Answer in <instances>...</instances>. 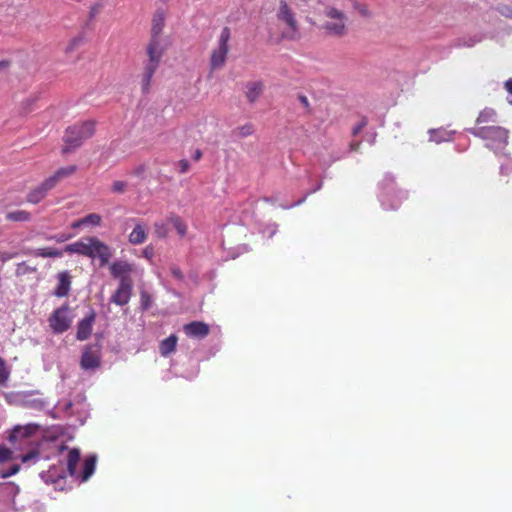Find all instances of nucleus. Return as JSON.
Masks as SVG:
<instances>
[{
	"instance_id": "obj_1",
	"label": "nucleus",
	"mask_w": 512,
	"mask_h": 512,
	"mask_svg": "<svg viewBox=\"0 0 512 512\" xmlns=\"http://www.w3.org/2000/svg\"><path fill=\"white\" fill-rule=\"evenodd\" d=\"M319 16L320 23L318 28L325 37L342 39L348 35L350 19L344 10L336 7L334 4H323Z\"/></svg>"
},
{
	"instance_id": "obj_2",
	"label": "nucleus",
	"mask_w": 512,
	"mask_h": 512,
	"mask_svg": "<svg viewBox=\"0 0 512 512\" xmlns=\"http://www.w3.org/2000/svg\"><path fill=\"white\" fill-rule=\"evenodd\" d=\"M468 131L486 141V146L495 153L503 152L508 144V130L497 125L474 127Z\"/></svg>"
},
{
	"instance_id": "obj_3",
	"label": "nucleus",
	"mask_w": 512,
	"mask_h": 512,
	"mask_svg": "<svg viewBox=\"0 0 512 512\" xmlns=\"http://www.w3.org/2000/svg\"><path fill=\"white\" fill-rule=\"evenodd\" d=\"M96 122L94 120H86L69 126L64 134V143L66 146L62 149L64 154L70 150L80 147L83 142L91 138L95 133Z\"/></svg>"
},
{
	"instance_id": "obj_4",
	"label": "nucleus",
	"mask_w": 512,
	"mask_h": 512,
	"mask_svg": "<svg viewBox=\"0 0 512 512\" xmlns=\"http://www.w3.org/2000/svg\"><path fill=\"white\" fill-rule=\"evenodd\" d=\"M276 18L287 26V31L283 33V37L289 40H294L298 37L299 25L296 15L287 0H279Z\"/></svg>"
},
{
	"instance_id": "obj_5",
	"label": "nucleus",
	"mask_w": 512,
	"mask_h": 512,
	"mask_svg": "<svg viewBox=\"0 0 512 512\" xmlns=\"http://www.w3.org/2000/svg\"><path fill=\"white\" fill-rule=\"evenodd\" d=\"M231 38V30L229 27H224L219 35L217 46L211 51L210 55V70L221 69L227 60L230 50L229 40Z\"/></svg>"
},
{
	"instance_id": "obj_6",
	"label": "nucleus",
	"mask_w": 512,
	"mask_h": 512,
	"mask_svg": "<svg viewBox=\"0 0 512 512\" xmlns=\"http://www.w3.org/2000/svg\"><path fill=\"white\" fill-rule=\"evenodd\" d=\"M72 319L69 306L64 304L53 311L48 321L52 331L56 334H61L70 328Z\"/></svg>"
},
{
	"instance_id": "obj_7",
	"label": "nucleus",
	"mask_w": 512,
	"mask_h": 512,
	"mask_svg": "<svg viewBox=\"0 0 512 512\" xmlns=\"http://www.w3.org/2000/svg\"><path fill=\"white\" fill-rule=\"evenodd\" d=\"M16 404L22 408L42 411L48 403L38 391H24L16 394Z\"/></svg>"
},
{
	"instance_id": "obj_8",
	"label": "nucleus",
	"mask_w": 512,
	"mask_h": 512,
	"mask_svg": "<svg viewBox=\"0 0 512 512\" xmlns=\"http://www.w3.org/2000/svg\"><path fill=\"white\" fill-rule=\"evenodd\" d=\"M109 269L111 276L115 279H119V283L133 284L131 273L135 269L134 264L124 260H118L113 262Z\"/></svg>"
},
{
	"instance_id": "obj_9",
	"label": "nucleus",
	"mask_w": 512,
	"mask_h": 512,
	"mask_svg": "<svg viewBox=\"0 0 512 512\" xmlns=\"http://www.w3.org/2000/svg\"><path fill=\"white\" fill-rule=\"evenodd\" d=\"M90 249H91V254L88 255V258H91V259L98 258L100 260V264L102 266L108 264V262L112 256V251H111V248L107 244L100 241L97 237H92Z\"/></svg>"
},
{
	"instance_id": "obj_10",
	"label": "nucleus",
	"mask_w": 512,
	"mask_h": 512,
	"mask_svg": "<svg viewBox=\"0 0 512 512\" xmlns=\"http://www.w3.org/2000/svg\"><path fill=\"white\" fill-rule=\"evenodd\" d=\"M95 319L96 313L94 310H91L82 320L79 321L76 332V338L78 340L84 341L91 336Z\"/></svg>"
},
{
	"instance_id": "obj_11",
	"label": "nucleus",
	"mask_w": 512,
	"mask_h": 512,
	"mask_svg": "<svg viewBox=\"0 0 512 512\" xmlns=\"http://www.w3.org/2000/svg\"><path fill=\"white\" fill-rule=\"evenodd\" d=\"M146 52H147L148 60L145 63L159 66L161 58L164 54V49L161 45L160 38H152L151 37V39L147 45Z\"/></svg>"
},
{
	"instance_id": "obj_12",
	"label": "nucleus",
	"mask_w": 512,
	"mask_h": 512,
	"mask_svg": "<svg viewBox=\"0 0 512 512\" xmlns=\"http://www.w3.org/2000/svg\"><path fill=\"white\" fill-rule=\"evenodd\" d=\"M100 354L91 347H86L82 353L80 366L83 370H94L100 366Z\"/></svg>"
},
{
	"instance_id": "obj_13",
	"label": "nucleus",
	"mask_w": 512,
	"mask_h": 512,
	"mask_svg": "<svg viewBox=\"0 0 512 512\" xmlns=\"http://www.w3.org/2000/svg\"><path fill=\"white\" fill-rule=\"evenodd\" d=\"M185 334L191 338H205L209 332V326L201 321H192L183 326Z\"/></svg>"
},
{
	"instance_id": "obj_14",
	"label": "nucleus",
	"mask_w": 512,
	"mask_h": 512,
	"mask_svg": "<svg viewBox=\"0 0 512 512\" xmlns=\"http://www.w3.org/2000/svg\"><path fill=\"white\" fill-rule=\"evenodd\" d=\"M132 288L133 284L119 283L118 288L111 296V302L119 306L126 305L131 298Z\"/></svg>"
},
{
	"instance_id": "obj_15",
	"label": "nucleus",
	"mask_w": 512,
	"mask_h": 512,
	"mask_svg": "<svg viewBox=\"0 0 512 512\" xmlns=\"http://www.w3.org/2000/svg\"><path fill=\"white\" fill-rule=\"evenodd\" d=\"M91 242H92V237H85V238H82L74 243L67 245L64 248V251L67 253H75V254H78L81 256L88 257V255L91 254V249H90Z\"/></svg>"
},
{
	"instance_id": "obj_16",
	"label": "nucleus",
	"mask_w": 512,
	"mask_h": 512,
	"mask_svg": "<svg viewBox=\"0 0 512 512\" xmlns=\"http://www.w3.org/2000/svg\"><path fill=\"white\" fill-rule=\"evenodd\" d=\"M77 171L76 165H69L59 168L53 175L46 178L45 181L53 189L59 182L72 176Z\"/></svg>"
},
{
	"instance_id": "obj_17",
	"label": "nucleus",
	"mask_w": 512,
	"mask_h": 512,
	"mask_svg": "<svg viewBox=\"0 0 512 512\" xmlns=\"http://www.w3.org/2000/svg\"><path fill=\"white\" fill-rule=\"evenodd\" d=\"M58 284L54 290L57 297H65L69 294L71 288V276L68 271L59 272L57 275Z\"/></svg>"
},
{
	"instance_id": "obj_18",
	"label": "nucleus",
	"mask_w": 512,
	"mask_h": 512,
	"mask_svg": "<svg viewBox=\"0 0 512 512\" xmlns=\"http://www.w3.org/2000/svg\"><path fill=\"white\" fill-rule=\"evenodd\" d=\"M158 67L159 66L151 64H144L143 71L140 75V87L142 93L147 94L150 91L151 81Z\"/></svg>"
},
{
	"instance_id": "obj_19",
	"label": "nucleus",
	"mask_w": 512,
	"mask_h": 512,
	"mask_svg": "<svg viewBox=\"0 0 512 512\" xmlns=\"http://www.w3.org/2000/svg\"><path fill=\"white\" fill-rule=\"evenodd\" d=\"M52 190L49 184L44 180L40 185L32 189L27 194V202L32 204H38L41 202L47 195V193Z\"/></svg>"
},
{
	"instance_id": "obj_20",
	"label": "nucleus",
	"mask_w": 512,
	"mask_h": 512,
	"mask_svg": "<svg viewBox=\"0 0 512 512\" xmlns=\"http://www.w3.org/2000/svg\"><path fill=\"white\" fill-rule=\"evenodd\" d=\"M497 122V113L492 108H484L478 115L476 119V126H492Z\"/></svg>"
},
{
	"instance_id": "obj_21",
	"label": "nucleus",
	"mask_w": 512,
	"mask_h": 512,
	"mask_svg": "<svg viewBox=\"0 0 512 512\" xmlns=\"http://www.w3.org/2000/svg\"><path fill=\"white\" fill-rule=\"evenodd\" d=\"M264 85L260 81L248 82L246 85V98L249 103H255L263 92Z\"/></svg>"
},
{
	"instance_id": "obj_22",
	"label": "nucleus",
	"mask_w": 512,
	"mask_h": 512,
	"mask_svg": "<svg viewBox=\"0 0 512 512\" xmlns=\"http://www.w3.org/2000/svg\"><path fill=\"white\" fill-rule=\"evenodd\" d=\"M178 337L175 334H171L166 339L162 340L159 345V352L163 357L169 356L176 350Z\"/></svg>"
},
{
	"instance_id": "obj_23",
	"label": "nucleus",
	"mask_w": 512,
	"mask_h": 512,
	"mask_svg": "<svg viewBox=\"0 0 512 512\" xmlns=\"http://www.w3.org/2000/svg\"><path fill=\"white\" fill-rule=\"evenodd\" d=\"M80 460L79 449L73 448L68 451L67 454V471L70 476L77 475V464Z\"/></svg>"
},
{
	"instance_id": "obj_24",
	"label": "nucleus",
	"mask_w": 512,
	"mask_h": 512,
	"mask_svg": "<svg viewBox=\"0 0 512 512\" xmlns=\"http://www.w3.org/2000/svg\"><path fill=\"white\" fill-rule=\"evenodd\" d=\"M147 233L144 225L136 224L129 234V242L133 245H140L146 241Z\"/></svg>"
},
{
	"instance_id": "obj_25",
	"label": "nucleus",
	"mask_w": 512,
	"mask_h": 512,
	"mask_svg": "<svg viewBox=\"0 0 512 512\" xmlns=\"http://www.w3.org/2000/svg\"><path fill=\"white\" fill-rule=\"evenodd\" d=\"M165 25V16L162 11H157L154 14L152 20V28H151V37L152 38H160V34Z\"/></svg>"
},
{
	"instance_id": "obj_26",
	"label": "nucleus",
	"mask_w": 512,
	"mask_h": 512,
	"mask_svg": "<svg viewBox=\"0 0 512 512\" xmlns=\"http://www.w3.org/2000/svg\"><path fill=\"white\" fill-rule=\"evenodd\" d=\"M38 427L39 426L37 424H27L25 426H16L12 431L11 438L12 439H16L18 437L28 438L37 431Z\"/></svg>"
},
{
	"instance_id": "obj_27",
	"label": "nucleus",
	"mask_w": 512,
	"mask_h": 512,
	"mask_svg": "<svg viewBox=\"0 0 512 512\" xmlns=\"http://www.w3.org/2000/svg\"><path fill=\"white\" fill-rule=\"evenodd\" d=\"M97 458L95 455L88 456L83 463L82 473L80 475L81 481H87L94 473Z\"/></svg>"
},
{
	"instance_id": "obj_28",
	"label": "nucleus",
	"mask_w": 512,
	"mask_h": 512,
	"mask_svg": "<svg viewBox=\"0 0 512 512\" xmlns=\"http://www.w3.org/2000/svg\"><path fill=\"white\" fill-rule=\"evenodd\" d=\"M36 257L42 258H59L63 256V252L53 247L38 248L28 252Z\"/></svg>"
},
{
	"instance_id": "obj_29",
	"label": "nucleus",
	"mask_w": 512,
	"mask_h": 512,
	"mask_svg": "<svg viewBox=\"0 0 512 512\" xmlns=\"http://www.w3.org/2000/svg\"><path fill=\"white\" fill-rule=\"evenodd\" d=\"M6 219L12 222H27L31 219V214L25 210H16L8 212Z\"/></svg>"
},
{
	"instance_id": "obj_30",
	"label": "nucleus",
	"mask_w": 512,
	"mask_h": 512,
	"mask_svg": "<svg viewBox=\"0 0 512 512\" xmlns=\"http://www.w3.org/2000/svg\"><path fill=\"white\" fill-rule=\"evenodd\" d=\"M168 221L173 225V227L176 229L177 233L184 237L187 233V225L184 223V221L179 217L178 215L172 214L169 216Z\"/></svg>"
},
{
	"instance_id": "obj_31",
	"label": "nucleus",
	"mask_w": 512,
	"mask_h": 512,
	"mask_svg": "<svg viewBox=\"0 0 512 512\" xmlns=\"http://www.w3.org/2000/svg\"><path fill=\"white\" fill-rule=\"evenodd\" d=\"M102 218L99 214L90 213L87 216L80 219V223H84V225H93L99 226L101 224Z\"/></svg>"
},
{
	"instance_id": "obj_32",
	"label": "nucleus",
	"mask_w": 512,
	"mask_h": 512,
	"mask_svg": "<svg viewBox=\"0 0 512 512\" xmlns=\"http://www.w3.org/2000/svg\"><path fill=\"white\" fill-rule=\"evenodd\" d=\"M9 377H10V370L6 366L5 360L2 357H0V386L6 385Z\"/></svg>"
},
{
	"instance_id": "obj_33",
	"label": "nucleus",
	"mask_w": 512,
	"mask_h": 512,
	"mask_svg": "<svg viewBox=\"0 0 512 512\" xmlns=\"http://www.w3.org/2000/svg\"><path fill=\"white\" fill-rule=\"evenodd\" d=\"M83 43V37L82 36H76L72 39L69 40V42L67 43L66 47H65V53L66 54H69V53H72L73 51H75L76 49H78L81 44Z\"/></svg>"
},
{
	"instance_id": "obj_34",
	"label": "nucleus",
	"mask_w": 512,
	"mask_h": 512,
	"mask_svg": "<svg viewBox=\"0 0 512 512\" xmlns=\"http://www.w3.org/2000/svg\"><path fill=\"white\" fill-rule=\"evenodd\" d=\"M128 189V183L121 180H116L111 185V191L115 194H123Z\"/></svg>"
},
{
	"instance_id": "obj_35",
	"label": "nucleus",
	"mask_w": 512,
	"mask_h": 512,
	"mask_svg": "<svg viewBox=\"0 0 512 512\" xmlns=\"http://www.w3.org/2000/svg\"><path fill=\"white\" fill-rule=\"evenodd\" d=\"M154 232H155V235L158 237V238H165L168 234V228H167V225L160 221V222H155L154 224Z\"/></svg>"
},
{
	"instance_id": "obj_36",
	"label": "nucleus",
	"mask_w": 512,
	"mask_h": 512,
	"mask_svg": "<svg viewBox=\"0 0 512 512\" xmlns=\"http://www.w3.org/2000/svg\"><path fill=\"white\" fill-rule=\"evenodd\" d=\"M35 268H30L26 262H21L17 264L15 274L17 276H22L30 272H34Z\"/></svg>"
},
{
	"instance_id": "obj_37",
	"label": "nucleus",
	"mask_w": 512,
	"mask_h": 512,
	"mask_svg": "<svg viewBox=\"0 0 512 512\" xmlns=\"http://www.w3.org/2000/svg\"><path fill=\"white\" fill-rule=\"evenodd\" d=\"M103 9V4L100 2L94 3L89 8V19L93 20L97 15L101 13Z\"/></svg>"
},
{
	"instance_id": "obj_38",
	"label": "nucleus",
	"mask_w": 512,
	"mask_h": 512,
	"mask_svg": "<svg viewBox=\"0 0 512 512\" xmlns=\"http://www.w3.org/2000/svg\"><path fill=\"white\" fill-rule=\"evenodd\" d=\"M238 130H239V134L242 137H247V136L251 135L254 131L252 124L243 125V126L239 127Z\"/></svg>"
},
{
	"instance_id": "obj_39",
	"label": "nucleus",
	"mask_w": 512,
	"mask_h": 512,
	"mask_svg": "<svg viewBox=\"0 0 512 512\" xmlns=\"http://www.w3.org/2000/svg\"><path fill=\"white\" fill-rule=\"evenodd\" d=\"M140 299L142 308L148 309L151 303L150 295L147 292H141Z\"/></svg>"
},
{
	"instance_id": "obj_40",
	"label": "nucleus",
	"mask_w": 512,
	"mask_h": 512,
	"mask_svg": "<svg viewBox=\"0 0 512 512\" xmlns=\"http://www.w3.org/2000/svg\"><path fill=\"white\" fill-rule=\"evenodd\" d=\"M354 8L361 14L362 16H369V11L366 5L360 4L357 1L354 3Z\"/></svg>"
},
{
	"instance_id": "obj_41",
	"label": "nucleus",
	"mask_w": 512,
	"mask_h": 512,
	"mask_svg": "<svg viewBox=\"0 0 512 512\" xmlns=\"http://www.w3.org/2000/svg\"><path fill=\"white\" fill-rule=\"evenodd\" d=\"M18 255V253H12V252H0V261L2 263H5L13 258H15Z\"/></svg>"
},
{
	"instance_id": "obj_42",
	"label": "nucleus",
	"mask_w": 512,
	"mask_h": 512,
	"mask_svg": "<svg viewBox=\"0 0 512 512\" xmlns=\"http://www.w3.org/2000/svg\"><path fill=\"white\" fill-rule=\"evenodd\" d=\"M178 165H179V168H180V169H179V172H180L181 174L186 173V172L190 169V164H189V162H188L187 160H185V159L180 160V161H179V163H178Z\"/></svg>"
},
{
	"instance_id": "obj_43",
	"label": "nucleus",
	"mask_w": 512,
	"mask_h": 512,
	"mask_svg": "<svg viewBox=\"0 0 512 512\" xmlns=\"http://www.w3.org/2000/svg\"><path fill=\"white\" fill-rule=\"evenodd\" d=\"M505 89L508 92V102L512 104V78L505 82Z\"/></svg>"
},
{
	"instance_id": "obj_44",
	"label": "nucleus",
	"mask_w": 512,
	"mask_h": 512,
	"mask_svg": "<svg viewBox=\"0 0 512 512\" xmlns=\"http://www.w3.org/2000/svg\"><path fill=\"white\" fill-rule=\"evenodd\" d=\"M500 13L507 17V18H511L512 19V8L509 7V6H503L501 9H500Z\"/></svg>"
},
{
	"instance_id": "obj_45",
	"label": "nucleus",
	"mask_w": 512,
	"mask_h": 512,
	"mask_svg": "<svg viewBox=\"0 0 512 512\" xmlns=\"http://www.w3.org/2000/svg\"><path fill=\"white\" fill-rule=\"evenodd\" d=\"M145 170H146L145 165H139L132 171V174L135 176H142L144 174Z\"/></svg>"
},
{
	"instance_id": "obj_46",
	"label": "nucleus",
	"mask_w": 512,
	"mask_h": 512,
	"mask_svg": "<svg viewBox=\"0 0 512 512\" xmlns=\"http://www.w3.org/2000/svg\"><path fill=\"white\" fill-rule=\"evenodd\" d=\"M19 466L18 465H14L12 466L9 471L7 473H5L3 476L4 477H9V476H12V475H15L18 471H19Z\"/></svg>"
},
{
	"instance_id": "obj_47",
	"label": "nucleus",
	"mask_w": 512,
	"mask_h": 512,
	"mask_svg": "<svg viewBox=\"0 0 512 512\" xmlns=\"http://www.w3.org/2000/svg\"><path fill=\"white\" fill-rule=\"evenodd\" d=\"M366 126V121H362L359 125L353 128V135H357Z\"/></svg>"
},
{
	"instance_id": "obj_48",
	"label": "nucleus",
	"mask_w": 512,
	"mask_h": 512,
	"mask_svg": "<svg viewBox=\"0 0 512 512\" xmlns=\"http://www.w3.org/2000/svg\"><path fill=\"white\" fill-rule=\"evenodd\" d=\"M11 65V61L9 60H1L0 61V72L8 69Z\"/></svg>"
},
{
	"instance_id": "obj_49",
	"label": "nucleus",
	"mask_w": 512,
	"mask_h": 512,
	"mask_svg": "<svg viewBox=\"0 0 512 512\" xmlns=\"http://www.w3.org/2000/svg\"><path fill=\"white\" fill-rule=\"evenodd\" d=\"M299 101L300 103L305 107V108H309L310 106V103H309V100L308 98L305 96V95H300L299 96Z\"/></svg>"
},
{
	"instance_id": "obj_50",
	"label": "nucleus",
	"mask_w": 512,
	"mask_h": 512,
	"mask_svg": "<svg viewBox=\"0 0 512 512\" xmlns=\"http://www.w3.org/2000/svg\"><path fill=\"white\" fill-rule=\"evenodd\" d=\"M201 158H202V151L199 150V149H196L194 154H193V159L195 161H199Z\"/></svg>"
},
{
	"instance_id": "obj_51",
	"label": "nucleus",
	"mask_w": 512,
	"mask_h": 512,
	"mask_svg": "<svg viewBox=\"0 0 512 512\" xmlns=\"http://www.w3.org/2000/svg\"><path fill=\"white\" fill-rule=\"evenodd\" d=\"M172 274L176 277V278H179L181 279L182 278V273L180 271L179 268H173L172 269Z\"/></svg>"
},
{
	"instance_id": "obj_52",
	"label": "nucleus",
	"mask_w": 512,
	"mask_h": 512,
	"mask_svg": "<svg viewBox=\"0 0 512 512\" xmlns=\"http://www.w3.org/2000/svg\"><path fill=\"white\" fill-rule=\"evenodd\" d=\"M36 455H37L36 453H28V454H26V455H24V456L22 457V461H23V462H27V461H29L31 458L35 457Z\"/></svg>"
},
{
	"instance_id": "obj_53",
	"label": "nucleus",
	"mask_w": 512,
	"mask_h": 512,
	"mask_svg": "<svg viewBox=\"0 0 512 512\" xmlns=\"http://www.w3.org/2000/svg\"><path fill=\"white\" fill-rule=\"evenodd\" d=\"M83 225H84V223H80V219H79V220H77V221L73 222V223L71 224V227H72V228H79V227H81V226H83Z\"/></svg>"
},
{
	"instance_id": "obj_54",
	"label": "nucleus",
	"mask_w": 512,
	"mask_h": 512,
	"mask_svg": "<svg viewBox=\"0 0 512 512\" xmlns=\"http://www.w3.org/2000/svg\"><path fill=\"white\" fill-rule=\"evenodd\" d=\"M48 473H49V474H51V475L56 474V468H55V467L51 468V469L48 471Z\"/></svg>"
},
{
	"instance_id": "obj_55",
	"label": "nucleus",
	"mask_w": 512,
	"mask_h": 512,
	"mask_svg": "<svg viewBox=\"0 0 512 512\" xmlns=\"http://www.w3.org/2000/svg\"><path fill=\"white\" fill-rule=\"evenodd\" d=\"M358 147H359V143H357V144H351V149H353V150H357V149H358Z\"/></svg>"
},
{
	"instance_id": "obj_56",
	"label": "nucleus",
	"mask_w": 512,
	"mask_h": 512,
	"mask_svg": "<svg viewBox=\"0 0 512 512\" xmlns=\"http://www.w3.org/2000/svg\"><path fill=\"white\" fill-rule=\"evenodd\" d=\"M505 169H506V168H505L504 166H502V167H501V173H502V174H504V173H508V171H505Z\"/></svg>"
},
{
	"instance_id": "obj_57",
	"label": "nucleus",
	"mask_w": 512,
	"mask_h": 512,
	"mask_svg": "<svg viewBox=\"0 0 512 512\" xmlns=\"http://www.w3.org/2000/svg\"><path fill=\"white\" fill-rule=\"evenodd\" d=\"M65 476L63 474H59L58 478H64Z\"/></svg>"
}]
</instances>
